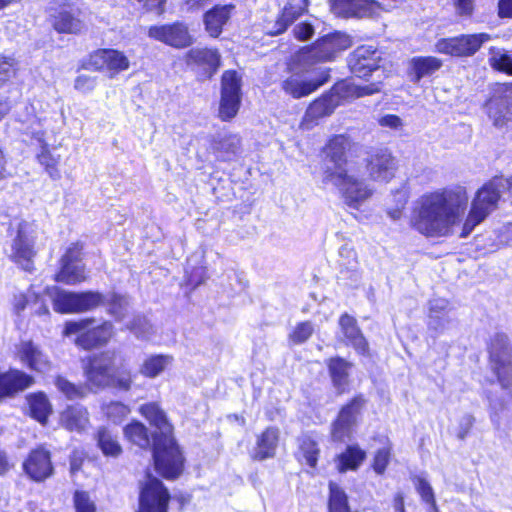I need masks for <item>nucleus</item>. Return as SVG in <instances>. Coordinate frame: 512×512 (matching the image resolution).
<instances>
[{"label":"nucleus","instance_id":"nucleus-9","mask_svg":"<svg viewBox=\"0 0 512 512\" xmlns=\"http://www.w3.org/2000/svg\"><path fill=\"white\" fill-rule=\"evenodd\" d=\"M351 148V141L344 135L332 137L324 148L323 183L339 181L341 174L352 169L346 159V152Z\"/></svg>","mask_w":512,"mask_h":512},{"label":"nucleus","instance_id":"nucleus-27","mask_svg":"<svg viewBox=\"0 0 512 512\" xmlns=\"http://www.w3.org/2000/svg\"><path fill=\"white\" fill-rule=\"evenodd\" d=\"M187 65L203 67L212 76L220 66V55L217 50L209 48H193L186 54Z\"/></svg>","mask_w":512,"mask_h":512},{"label":"nucleus","instance_id":"nucleus-48","mask_svg":"<svg viewBox=\"0 0 512 512\" xmlns=\"http://www.w3.org/2000/svg\"><path fill=\"white\" fill-rule=\"evenodd\" d=\"M221 95L241 97V78L235 71H225L221 81Z\"/></svg>","mask_w":512,"mask_h":512},{"label":"nucleus","instance_id":"nucleus-28","mask_svg":"<svg viewBox=\"0 0 512 512\" xmlns=\"http://www.w3.org/2000/svg\"><path fill=\"white\" fill-rule=\"evenodd\" d=\"M33 377L19 370L0 373V397L9 396L30 387Z\"/></svg>","mask_w":512,"mask_h":512},{"label":"nucleus","instance_id":"nucleus-49","mask_svg":"<svg viewBox=\"0 0 512 512\" xmlns=\"http://www.w3.org/2000/svg\"><path fill=\"white\" fill-rule=\"evenodd\" d=\"M240 142L241 140L237 135H228L216 142L214 148L221 154L220 156L223 159L229 160L237 153Z\"/></svg>","mask_w":512,"mask_h":512},{"label":"nucleus","instance_id":"nucleus-46","mask_svg":"<svg viewBox=\"0 0 512 512\" xmlns=\"http://www.w3.org/2000/svg\"><path fill=\"white\" fill-rule=\"evenodd\" d=\"M329 512H351L346 493L335 483L329 484Z\"/></svg>","mask_w":512,"mask_h":512},{"label":"nucleus","instance_id":"nucleus-34","mask_svg":"<svg viewBox=\"0 0 512 512\" xmlns=\"http://www.w3.org/2000/svg\"><path fill=\"white\" fill-rule=\"evenodd\" d=\"M113 335V325L104 322L102 325L82 333L77 338V343L85 349L104 345Z\"/></svg>","mask_w":512,"mask_h":512},{"label":"nucleus","instance_id":"nucleus-63","mask_svg":"<svg viewBox=\"0 0 512 512\" xmlns=\"http://www.w3.org/2000/svg\"><path fill=\"white\" fill-rule=\"evenodd\" d=\"M428 305V314H448L449 312V302L444 298H434Z\"/></svg>","mask_w":512,"mask_h":512},{"label":"nucleus","instance_id":"nucleus-3","mask_svg":"<svg viewBox=\"0 0 512 512\" xmlns=\"http://www.w3.org/2000/svg\"><path fill=\"white\" fill-rule=\"evenodd\" d=\"M85 374L88 382L97 388L113 383L127 391L133 382L132 375L123 365L121 357L110 351L91 357L85 367Z\"/></svg>","mask_w":512,"mask_h":512},{"label":"nucleus","instance_id":"nucleus-15","mask_svg":"<svg viewBox=\"0 0 512 512\" xmlns=\"http://www.w3.org/2000/svg\"><path fill=\"white\" fill-rule=\"evenodd\" d=\"M366 168L372 180L388 183L395 177L398 160L388 148H379L367 158Z\"/></svg>","mask_w":512,"mask_h":512},{"label":"nucleus","instance_id":"nucleus-47","mask_svg":"<svg viewBox=\"0 0 512 512\" xmlns=\"http://www.w3.org/2000/svg\"><path fill=\"white\" fill-rule=\"evenodd\" d=\"M489 63L495 70L512 75V56L499 48H490Z\"/></svg>","mask_w":512,"mask_h":512},{"label":"nucleus","instance_id":"nucleus-20","mask_svg":"<svg viewBox=\"0 0 512 512\" xmlns=\"http://www.w3.org/2000/svg\"><path fill=\"white\" fill-rule=\"evenodd\" d=\"M334 14L341 17H373L381 9L380 3L374 0H330Z\"/></svg>","mask_w":512,"mask_h":512},{"label":"nucleus","instance_id":"nucleus-1","mask_svg":"<svg viewBox=\"0 0 512 512\" xmlns=\"http://www.w3.org/2000/svg\"><path fill=\"white\" fill-rule=\"evenodd\" d=\"M468 201L467 191L461 186L424 193L417 201L413 226L426 236H446L461 221Z\"/></svg>","mask_w":512,"mask_h":512},{"label":"nucleus","instance_id":"nucleus-19","mask_svg":"<svg viewBox=\"0 0 512 512\" xmlns=\"http://www.w3.org/2000/svg\"><path fill=\"white\" fill-rule=\"evenodd\" d=\"M488 115L497 127H503L512 121V86L499 87L487 103Z\"/></svg>","mask_w":512,"mask_h":512},{"label":"nucleus","instance_id":"nucleus-44","mask_svg":"<svg viewBox=\"0 0 512 512\" xmlns=\"http://www.w3.org/2000/svg\"><path fill=\"white\" fill-rule=\"evenodd\" d=\"M125 437L140 448H147L150 440L147 428L140 422H132L124 428Z\"/></svg>","mask_w":512,"mask_h":512},{"label":"nucleus","instance_id":"nucleus-40","mask_svg":"<svg viewBox=\"0 0 512 512\" xmlns=\"http://www.w3.org/2000/svg\"><path fill=\"white\" fill-rule=\"evenodd\" d=\"M173 357L170 355H153L146 358L139 372L148 378H155L172 365Z\"/></svg>","mask_w":512,"mask_h":512},{"label":"nucleus","instance_id":"nucleus-5","mask_svg":"<svg viewBox=\"0 0 512 512\" xmlns=\"http://www.w3.org/2000/svg\"><path fill=\"white\" fill-rule=\"evenodd\" d=\"M36 235L37 227L34 223L20 220L10 226L11 242L6 254L11 261L28 272L34 269Z\"/></svg>","mask_w":512,"mask_h":512},{"label":"nucleus","instance_id":"nucleus-32","mask_svg":"<svg viewBox=\"0 0 512 512\" xmlns=\"http://www.w3.org/2000/svg\"><path fill=\"white\" fill-rule=\"evenodd\" d=\"M60 421L67 430L82 432L89 425L88 412L80 405L69 406L61 413Z\"/></svg>","mask_w":512,"mask_h":512},{"label":"nucleus","instance_id":"nucleus-13","mask_svg":"<svg viewBox=\"0 0 512 512\" xmlns=\"http://www.w3.org/2000/svg\"><path fill=\"white\" fill-rule=\"evenodd\" d=\"M170 495L163 483L150 475L142 485L137 512H167Z\"/></svg>","mask_w":512,"mask_h":512},{"label":"nucleus","instance_id":"nucleus-14","mask_svg":"<svg viewBox=\"0 0 512 512\" xmlns=\"http://www.w3.org/2000/svg\"><path fill=\"white\" fill-rule=\"evenodd\" d=\"M87 67L96 71H106L113 78L130 67V60L124 52L116 49H98L90 54Z\"/></svg>","mask_w":512,"mask_h":512},{"label":"nucleus","instance_id":"nucleus-12","mask_svg":"<svg viewBox=\"0 0 512 512\" xmlns=\"http://www.w3.org/2000/svg\"><path fill=\"white\" fill-rule=\"evenodd\" d=\"M148 36L175 49L187 48L195 41L188 25L181 21L150 26Z\"/></svg>","mask_w":512,"mask_h":512},{"label":"nucleus","instance_id":"nucleus-21","mask_svg":"<svg viewBox=\"0 0 512 512\" xmlns=\"http://www.w3.org/2000/svg\"><path fill=\"white\" fill-rule=\"evenodd\" d=\"M282 82L283 90L293 98L308 96L328 81V71H322L317 78H305L297 71Z\"/></svg>","mask_w":512,"mask_h":512},{"label":"nucleus","instance_id":"nucleus-60","mask_svg":"<svg viewBox=\"0 0 512 512\" xmlns=\"http://www.w3.org/2000/svg\"><path fill=\"white\" fill-rule=\"evenodd\" d=\"M390 458V449L387 447L381 448L376 452L373 461V469L376 473H384Z\"/></svg>","mask_w":512,"mask_h":512},{"label":"nucleus","instance_id":"nucleus-36","mask_svg":"<svg viewBox=\"0 0 512 512\" xmlns=\"http://www.w3.org/2000/svg\"><path fill=\"white\" fill-rule=\"evenodd\" d=\"M140 413L159 430L156 436H166L171 434L172 428L167 417L157 403L144 404L139 408Z\"/></svg>","mask_w":512,"mask_h":512},{"label":"nucleus","instance_id":"nucleus-17","mask_svg":"<svg viewBox=\"0 0 512 512\" xmlns=\"http://www.w3.org/2000/svg\"><path fill=\"white\" fill-rule=\"evenodd\" d=\"M364 404L365 399L362 396H357L341 409L332 425L331 437L333 441L342 442L351 436L357 416L360 414Z\"/></svg>","mask_w":512,"mask_h":512},{"label":"nucleus","instance_id":"nucleus-41","mask_svg":"<svg viewBox=\"0 0 512 512\" xmlns=\"http://www.w3.org/2000/svg\"><path fill=\"white\" fill-rule=\"evenodd\" d=\"M366 453L358 446H348L338 457L337 468L340 472L355 470L365 459Z\"/></svg>","mask_w":512,"mask_h":512},{"label":"nucleus","instance_id":"nucleus-62","mask_svg":"<svg viewBox=\"0 0 512 512\" xmlns=\"http://www.w3.org/2000/svg\"><path fill=\"white\" fill-rule=\"evenodd\" d=\"M93 321V319H83L80 321L68 322L65 325L64 334L69 336L84 331L91 323H93Z\"/></svg>","mask_w":512,"mask_h":512},{"label":"nucleus","instance_id":"nucleus-30","mask_svg":"<svg viewBox=\"0 0 512 512\" xmlns=\"http://www.w3.org/2000/svg\"><path fill=\"white\" fill-rule=\"evenodd\" d=\"M382 82H374L366 85H357L353 82H342L334 87V92L343 99H355L379 93Z\"/></svg>","mask_w":512,"mask_h":512},{"label":"nucleus","instance_id":"nucleus-16","mask_svg":"<svg viewBox=\"0 0 512 512\" xmlns=\"http://www.w3.org/2000/svg\"><path fill=\"white\" fill-rule=\"evenodd\" d=\"M82 246L73 243L68 247L61 259V269L55 280L67 285H75L86 280L85 267L81 262Z\"/></svg>","mask_w":512,"mask_h":512},{"label":"nucleus","instance_id":"nucleus-42","mask_svg":"<svg viewBox=\"0 0 512 512\" xmlns=\"http://www.w3.org/2000/svg\"><path fill=\"white\" fill-rule=\"evenodd\" d=\"M97 445L105 456L118 457L122 452L117 437L106 428H100L96 435Z\"/></svg>","mask_w":512,"mask_h":512},{"label":"nucleus","instance_id":"nucleus-53","mask_svg":"<svg viewBox=\"0 0 512 512\" xmlns=\"http://www.w3.org/2000/svg\"><path fill=\"white\" fill-rule=\"evenodd\" d=\"M314 332V326L311 322L305 321L298 323L293 331L289 334V339L294 344L306 342Z\"/></svg>","mask_w":512,"mask_h":512},{"label":"nucleus","instance_id":"nucleus-59","mask_svg":"<svg viewBox=\"0 0 512 512\" xmlns=\"http://www.w3.org/2000/svg\"><path fill=\"white\" fill-rule=\"evenodd\" d=\"M97 86V78L89 75H79L74 81V88L81 93L92 92Z\"/></svg>","mask_w":512,"mask_h":512},{"label":"nucleus","instance_id":"nucleus-64","mask_svg":"<svg viewBox=\"0 0 512 512\" xmlns=\"http://www.w3.org/2000/svg\"><path fill=\"white\" fill-rule=\"evenodd\" d=\"M293 33L298 40L305 41L314 34V28L311 24L302 22L294 27Z\"/></svg>","mask_w":512,"mask_h":512},{"label":"nucleus","instance_id":"nucleus-51","mask_svg":"<svg viewBox=\"0 0 512 512\" xmlns=\"http://www.w3.org/2000/svg\"><path fill=\"white\" fill-rule=\"evenodd\" d=\"M300 449L303 453L306 463L310 467H315L318 460L319 449L317 443L308 436H304L300 441Z\"/></svg>","mask_w":512,"mask_h":512},{"label":"nucleus","instance_id":"nucleus-29","mask_svg":"<svg viewBox=\"0 0 512 512\" xmlns=\"http://www.w3.org/2000/svg\"><path fill=\"white\" fill-rule=\"evenodd\" d=\"M341 330L354 349L362 355L368 353V343L359 330L354 317L343 314L339 319Z\"/></svg>","mask_w":512,"mask_h":512},{"label":"nucleus","instance_id":"nucleus-37","mask_svg":"<svg viewBox=\"0 0 512 512\" xmlns=\"http://www.w3.org/2000/svg\"><path fill=\"white\" fill-rule=\"evenodd\" d=\"M323 62L320 60V55L315 49V44L307 47H303L298 52H296L290 61V69L292 71H307L312 66L317 63Z\"/></svg>","mask_w":512,"mask_h":512},{"label":"nucleus","instance_id":"nucleus-23","mask_svg":"<svg viewBox=\"0 0 512 512\" xmlns=\"http://www.w3.org/2000/svg\"><path fill=\"white\" fill-rule=\"evenodd\" d=\"M320 60L323 62L333 60L336 55L352 45V40L349 35L341 32L328 34L318 39L315 43Z\"/></svg>","mask_w":512,"mask_h":512},{"label":"nucleus","instance_id":"nucleus-7","mask_svg":"<svg viewBox=\"0 0 512 512\" xmlns=\"http://www.w3.org/2000/svg\"><path fill=\"white\" fill-rule=\"evenodd\" d=\"M153 459L158 473L167 479H174L182 472L183 457L171 434L154 437Z\"/></svg>","mask_w":512,"mask_h":512},{"label":"nucleus","instance_id":"nucleus-52","mask_svg":"<svg viewBox=\"0 0 512 512\" xmlns=\"http://www.w3.org/2000/svg\"><path fill=\"white\" fill-rule=\"evenodd\" d=\"M103 411L112 422L118 423L129 414L130 409L121 402H110L103 406Z\"/></svg>","mask_w":512,"mask_h":512},{"label":"nucleus","instance_id":"nucleus-11","mask_svg":"<svg viewBox=\"0 0 512 512\" xmlns=\"http://www.w3.org/2000/svg\"><path fill=\"white\" fill-rule=\"evenodd\" d=\"M490 39L491 36L487 33L462 34L439 39L435 44V49L438 53L452 57H471Z\"/></svg>","mask_w":512,"mask_h":512},{"label":"nucleus","instance_id":"nucleus-43","mask_svg":"<svg viewBox=\"0 0 512 512\" xmlns=\"http://www.w3.org/2000/svg\"><path fill=\"white\" fill-rule=\"evenodd\" d=\"M104 304L107 305L108 313L112 315L116 320H122L128 312V299L125 296L119 295L117 293H110L105 296Z\"/></svg>","mask_w":512,"mask_h":512},{"label":"nucleus","instance_id":"nucleus-22","mask_svg":"<svg viewBox=\"0 0 512 512\" xmlns=\"http://www.w3.org/2000/svg\"><path fill=\"white\" fill-rule=\"evenodd\" d=\"M23 468L34 481L40 482L47 479L53 474L50 452L42 447L32 450L23 463Z\"/></svg>","mask_w":512,"mask_h":512},{"label":"nucleus","instance_id":"nucleus-35","mask_svg":"<svg viewBox=\"0 0 512 512\" xmlns=\"http://www.w3.org/2000/svg\"><path fill=\"white\" fill-rule=\"evenodd\" d=\"M351 367V363L340 357L331 358L328 362L332 383L339 393H343L348 386Z\"/></svg>","mask_w":512,"mask_h":512},{"label":"nucleus","instance_id":"nucleus-8","mask_svg":"<svg viewBox=\"0 0 512 512\" xmlns=\"http://www.w3.org/2000/svg\"><path fill=\"white\" fill-rule=\"evenodd\" d=\"M54 310L59 313H82L91 311L105 302V295L95 292H68L57 287L48 289Z\"/></svg>","mask_w":512,"mask_h":512},{"label":"nucleus","instance_id":"nucleus-2","mask_svg":"<svg viewBox=\"0 0 512 512\" xmlns=\"http://www.w3.org/2000/svg\"><path fill=\"white\" fill-rule=\"evenodd\" d=\"M490 357L502 391L499 396L494 393L488 395L491 419L495 421L498 413L512 400V348L506 335L496 334L494 336L490 347Z\"/></svg>","mask_w":512,"mask_h":512},{"label":"nucleus","instance_id":"nucleus-50","mask_svg":"<svg viewBox=\"0 0 512 512\" xmlns=\"http://www.w3.org/2000/svg\"><path fill=\"white\" fill-rule=\"evenodd\" d=\"M241 97L221 95L219 105V117L223 121L234 118L240 108Z\"/></svg>","mask_w":512,"mask_h":512},{"label":"nucleus","instance_id":"nucleus-39","mask_svg":"<svg viewBox=\"0 0 512 512\" xmlns=\"http://www.w3.org/2000/svg\"><path fill=\"white\" fill-rule=\"evenodd\" d=\"M411 69L414 73L413 81L419 82L438 71L442 67V61L436 57H415L411 60Z\"/></svg>","mask_w":512,"mask_h":512},{"label":"nucleus","instance_id":"nucleus-26","mask_svg":"<svg viewBox=\"0 0 512 512\" xmlns=\"http://www.w3.org/2000/svg\"><path fill=\"white\" fill-rule=\"evenodd\" d=\"M20 359L30 369L45 373L51 369V362L47 355L33 342H22L19 349Z\"/></svg>","mask_w":512,"mask_h":512},{"label":"nucleus","instance_id":"nucleus-38","mask_svg":"<svg viewBox=\"0 0 512 512\" xmlns=\"http://www.w3.org/2000/svg\"><path fill=\"white\" fill-rule=\"evenodd\" d=\"M338 101L334 95L323 96L309 105L306 110L304 120L306 122H314L322 117L333 113Z\"/></svg>","mask_w":512,"mask_h":512},{"label":"nucleus","instance_id":"nucleus-18","mask_svg":"<svg viewBox=\"0 0 512 512\" xmlns=\"http://www.w3.org/2000/svg\"><path fill=\"white\" fill-rule=\"evenodd\" d=\"M380 60L381 53L375 47L362 45L349 55L348 65L355 76L364 78L379 69Z\"/></svg>","mask_w":512,"mask_h":512},{"label":"nucleus","instance_id":"nucleus-56","mask_svg":"<svg viewBox=\"0 0 512 512\" xmlns=\"http://www.w3.org/2000/svg\"><path fill=\"white\" fill-rule=\"evenodd\" d=\"M415 486L422 501H424L429 506H435V495L430 483L424 478L416 477Z\"/></svg>","mask_w":512,"mask_h":512},{"label":"nucleus","instance_id":"nucleus-57","mask_svg":"<svg viewBox=\"0 0 512 512\" xmlns=\"http://www.w3.org/2000/svg\"><path fill=\"white\" fill-rule=\"evenodd\" d=\"M74 506L76 512H96L95 503L90 499V496L87 492H75Z\"/></svg>","mask_w":512,"mask_h":512},{"label":"nucleus","instance_id":"nucleus-55","mask_svg":"<svg viewBox=\"0 0 512 512\" xmlns=\"http://www.w3.org/2000/svg\"><path fill=\"white\" fill-rule=\"evenodd\" d=\"M450 317L448 314H428V329L432 331L435 336L443 334L448 328Z\"/></svg>","mask_w":512,"mask_h":512},{"label":"nucleus","instance_id":"nucleus-58","mask_svg":"<svg viewBox=\"0 0 512 512\" xmlns=\"http://www.w3.org/2000/svg\"><path fill=\"white\" fill-rule=\"evenodd\" d=\"M16 74V62L12 58L0 59V86Z\"/></svg>","mask_w":512,"mask_h":512},{"label":"nucleus","instance_id":"nucleus-24","mask_svg":"<svg viewBox=\"0 0 512 512\" xmlns=\"http://www.w3.org/2000/svg\"><path fill=\"white\" fill-rule=\"evenodd\" d=\"M306 6V0H289L274 24L271 27L269 25L266 26L267 33L278 35L286 31L288 26L303 14Z\"/></svg>","mask_w":512,"mask_h":512},{"label":"nucleus","instance_id":"nucleus-6","mask_svg":"<svg viewBox=\"0 0 512 512\" xmlns=\"http://www.w3.org/2000/svg\"><path fill=\"white\" fill-rule=\"evenodd\" d=\"M18 120L25 124V132L30 134L41 145V151L37 155L39 163L45 168L51 178H60V172L57 168L60 162V155H54L48 149L45 142L46 131L43 129L46 118L37 113L35 102L25 107V115H19Z\"/></svg>","mask_w":512,"mask_h":512},{"label":"nucleus","instance_id":"nucleus-33","mask_svg":"<svg viewBox=\"0 0 512 512\" xmlns=\"http://www.w3.org/2000/svg\"><path fill=\"white\" fill-rule=\"evenodd\" d=\"M52 25L59 33L78 34L85 29V23L79 14L61 10L53 16Z\"/></svg>","mask_w":512,"mask_h":512},{"label":"nucleus","instance_id":"nucleus-25","mask_svg":"<svg viewBox=\"0 0 512 512\" xmlns=\"http://www.w3.org/2000/svg\"><path fill=\"white\" fill-rule=\"evenodd\" d=\"M234 10L233 4L216 5L204 14L205 29L211 37L216 38L222 33Z\"/></svg>","mask_w":512,"mask_h":512},{"label":"nucleus","instance_id":"nucleus-31","mask_svg":"<svg viewBox=\"0 0 512 512\" xmlns=\"http://www.w3.org/2000/svg\"><path fill=\"white\" fill-rule=\"evenodd\" d=\"M278 440L279 430L273 427L267 428L257 438L253 458L256 460H264L273 457L278 445Z\"/></svg>","mask_w":512,"mask_h":512},{"label":"nucleus","instance_id":"nucleus-61","mask_svg":"<svg viewBox=\"0 0 512 512\" xmlns=\"http://www.w3.org/2000/svg\"><path fill=\"white\" fill-rule=\"evenodd\" d=\"M378 124L381 127H386L392 130H401L404 126L402 119L394 114H386L378 119Z\"/></svg>","mask_w":512,"mask_h":512},{"label":"nucleus","instance_id":"nucleus-54","mask_svg":"<svg viewBox=\"0 0 512 512\" xmlns=\"http://www.w3.org/2000/svg\"><path fill=\"white\" fill-rule=\"evenodd\" d=\"M55 384L59 391L69 399H76L84 396V390L81 386H76L64 377L58 376L55 380Z\"/></svg>","mask_w":512,"mask_h":512},{"label":"nucleus","instance_id":"nucleus-45","mask_svg":"<svg viewBox=\"0 0 512 512\" xmlns=\"http://www.w3.org/2000/svg\"><path fill=\"white\" fill-rule=\"evenodd\" d=\"M31 416L44 423L50 413V404L43 394H34L28 398Z\"/></svg>","mask_w":512,"mask_h":512},{"label":"nucleus","instance_id":"nucleus-10","mask_svg":"<svg viewBox=\"0 0 512 512\" xmlns=\"http://www.w3.org/2000/svg\"><path fill=\"white\" fill-rule=\"evenodd\" d=\"M326 183L335 186L345 204L353 209H359L374 193V189L363 179H360L353 168L342 173L339 181H327Z\"/></svg>","mask_w":512,"mask_h":512},{"label":"nucleus","instance_id":"nucleus-4","mask_svg":"<svg viewBox=\"0 0 512 512\" xmlns=\"http://www.w3.org/2000/svg\"><path fill=\"white\" fill-rule=\"evenodd\" d=\"M511 185L512 182L509 179L496 177L477 190L464 221L461 237H467L477 225L497 209L503 192Z\"/></svg>","mask_w":512,"mask_h":512}]
</instances>
